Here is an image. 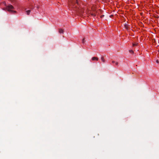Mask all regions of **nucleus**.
I'll return each mask as SVG.
<instances>
[{
    "label": "nucleus",
    "instance_id": "nucleus-1",
    "mask_svg": "<svg viewBox=\"0 0 159 159\" xmlns=\"http://www.w3.org/2000/svg\"><path fill=\"white\" fill-rule=\"evenodd\" d=\"M3 3L6 6V7L5 8H3V10H7L8 11L11 12L12 13H16V11H15L13 10L14 9V7L11 5H9L8 6H7L6 3V2H3Z\"/></svg>",
    "mask_w": 159,
    "mask_h": 159
},
{
    "label": "nucleus",
    "instance_id": "nucleus-2",
    "mask_svg": "<svg viewBox=\"0 0 159 159\" xmlns=\"http://www.w3.org/2000/svg\"><path fill=\"white\" fill-rule=\"evenodd\" d=\"M92 60L93 61H94L95 60L98 61V57H93L92 58Z\"/></svg>",
    "mask_w": 159,
    "mask_h": 159
},
{
    "label": "nucleus",
    "instance_id": "nucleus-3",
    "mask_svg": "<svg viewBox=\"0 0 159 159\" xmlns=\"http://www.w3.org/2000/svg\"><path fill=\"white\" fill-rule=\"evenodd\" d=\"M64 32V31L63 30H62L61 29H59V33L63 34V33Z\"/></svg>",
    "mask_w": 159,
    "mask_h": 159
},
{
    "label": "nucleus",
    "instance_id": "nucleus-4",
    "mask_svg": "<svg viewBox=\"0 0 159 159\" xmlns=\"http://www.w3.org/2000/svg\"><path fill=\"white\" fill-rule=\"evenodd\" d=\"M124 26H125V28L126 30H128V26L127 25V24L125 25Z\"/></svg>",
    "mask_w": 159,
    "mask_h": 159
},
{
    "label": "nucleus",
    "instance_id": "nucleus-5",
    "mask_svg": "<svg viewBox=\"0 0 159 159\" xmlns=\"http://www.w3.org/2000/svg\"><path fill=\"white\" fill-rule=\"evenodd\" d=\"M138 45V43H133V46L134 47L135 46H137Z\"/></svg>",
    "mask_w": 159,
    "mask_h": 159
},
{
    "label": "nucleus",
    "instance_id": "nucleus-6",
    "mask_svg": "<svg viewBox=\"0 0 159 159\" xmlns=\"http://www.w3.org/2000/svg\"><path fill=\"white\" fill-rule=\"evenodd\" d=\"M101 60L103 62H105V60L103 58V57H102L101 58Z\"/></svg>",
    "mask_w": 159,
    "mask_h": 159
},
{
    "label": "nucleus",
    "instance_id": "nucleus-7",
    "mask_svg": "<svg viewBox=\"0 0 159 159\" xmlns=\"http://www.w3.org/2000/svg\"><path fill=\"white\" fill-rule=\"evenodd\" d=\"M30 10H27L26 11V13H27V14L28 15H29V14H30Z\"/></svg>",
    "mask_w": 159,
    "mask_h": 159
},
{
    "label": "nucleus",
    "instance_id": "nucleus-8",
    "mask_svg": "<svg viewBox=\"0 0 159 159\" xmlns=\"http://www.w3.org/2000/svg\"><path fill=\"white\" fill-rule=\"evenodd\" d=\"M129 52L130 53H132V54H133V53H134V52H133V51L132 50H129Z\"/></svg>",
    "mask_w": 159,
    "mask_h": 159
},
{
    "label": "nucleus",
    "instance_id": "nucleus-9",
    "mask_svg": "<svg viewBox=\"0 0 159 159\" xmlns=\"http://www.w3.org/2000/svg\"><path fill=\"white\" fill-rule=\"evenodd\" d=\"M91 15L92 16H96V15L95 14H94V13H91Z\"/></svg>",
    "mask_w": 159,
    "mask_h": 159
},
{
    "label": "nucleus",
    "instance_id": "nucleus-10",
    "mask_svg": "<svg viewBox=\"0 0 159 159\" xmlns=\"http://www.w3.org/2000/svg\"><path fill=\"white\" fill-rule=\"evenodd\" d=\"M85 41H84V39H83V40H82V43H84Z\"/></svg>",
    "mask_w": 159,
    "mask_h": 159
},
{
    "label": "nucleus",
    "instance_id": "nucleus-11",
    "mask_svg": "<svg viewBox=\"0 0 159 159\" xmlns=\"http://www.w3.org/2000/svg\"><path fill=\"white\" fill-rule=\"evenodd\" d=\"M118 63L117 62H115V65H118Z\"/></svg>",
    "mask_w": 159,
    "mask_h": 159
},
{
    "label": "nucleus",
    "instance_id": "nucleus-12",
    "mask_svg": "<svg viewBox=\"0 0 159 159\" xmlns=\"http://www.w3.org/2000/svg\"><path fill=\"white\" fill-rule=\"evenodd\" d=\"M104 16V15H102L100 17H101V18H102Z\"/></svg>",
    "mask_w": 159,
    "mask_h": 159
},
{
    "label": "nucleus",
    "instance_id": "nucleus-13",
    "mask_svg": "<svg viewBox=\"0 0 159 159\" xmlns=\"http://www.w3.org/2000/svg\"><path fill=\"white\" fill-rule=\"evenodd\" d=\"M156 62L157 63H159V61H158V60H156Z\"/></svg>",
    "mask_w": 159,
    "mask_h": 159
},
{
    "label": "nucleus",
    "instance_id": "nucleus-14",
    "mask_svg": "<svg viewBox=\"0 0 159 159\" xmlns=\"http://www.w3.org/2000/svg\"><path fill=\"white\" fill-rule=\"evenodd\" d=\"M76 2L78 4V0H76Z\"/></svg>",
    "mask_w": 159,
    "mask_h": 159
},
{
    "label": "nucleus",
    "instance_id": "nucleus-15",
    "mask_svg": "<svg viewBox=\"0 0 159 159\" xmlns=\"http://www.w3.org/2000/svg\"><path fill=\"white\" fill-rule=\"evenodd\" d=\"M112 62L113 63H115V61H113Z\"/></svg>",
    "mask_w": 159,
    "mask_h": 159
},
{
    "label": "nucleus",
    "instance_id": "nucleus-16",
    "mask_svg": "<svg viewBox=\"0 0 159 159\" xmlns=\"http://www.w3.org/2000/svg\"><path fill=\"white\" fill-rule=\"evenodd\" d=\"M39 7H37V8H38Z\"/></svg>",
    "mask_w": 159,
    "mask_h": 159
}]
</instances>
